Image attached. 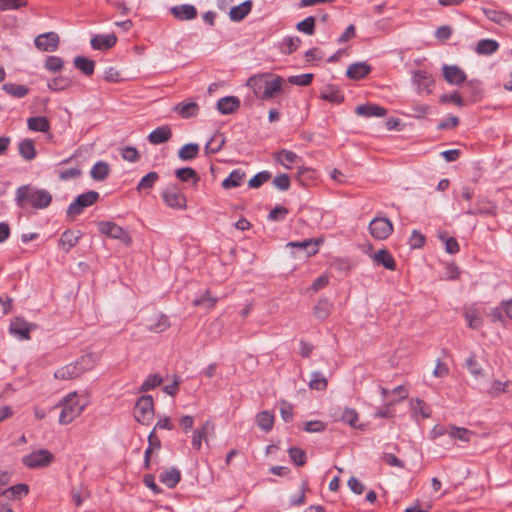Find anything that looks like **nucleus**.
I'll use <instances>...</instances> for the list:
<instances>
[{
    "instance_id": "nucleus-1",
    "label": "nucleus",
    "mask_w": 512,
    "mask_h": 512,
    "mask_svg": "<svg viewBox=\"0 0 512 512\" xmlns=\"http://www.w3.org/2000/svg\"><path fill=\"white\" fill-rule=\"evenodd\" d=\"M247 86L256 98L267 101L277 97L287 87L283 77L272 73L254 75L247 80Z\"/></svg>"
},
{
    "instance_id": "nucleus-25",
    "label": "nucleus",
    "mask_w": 512,
    "mask_h": 512,
    "mask_svg": "<svg viewBox=\"0 0 512 512\" xmlns=\"http://www.w3.org/2000/svg\"><path fill=\"white\" fill-rule=\"evenodd\" d=\"M10 332L17 335L20 339L28 340L30 338V325L21 318H16L10 324Z\"/></svg>"
},
{
    "instance_id": "nucleus-26",
    "label": "nucleus",
    "mask_w": 512,
    "mask_h": 512,
    "mask_svg": "<svg viewBox=\"0 0 512 512\" xmlns=\"http://www.w3.org/2000/svg\"><path fill=\"white\" fill-rule=\"evenodd\" d=\"M373 261L382 265L384 268L394 271L396 270V262L390 252L386 249H380L373 255Z\"/></svg>"
},
{
    "instance_id": "nucleus-31",
    "label": "nucleus",
    "mask_w": 512,
    "mask_h": 512,
    "mask_svg": "<svg viewBox=\"0 0 512 512\" xmlns=\"http://www.w3.org/2000/svg\"><path fill=\"white\" fill-rule=\"evenodd\" d=\"M358 419H359L358 413L356 412L355 409H352V408H345V409H343V411L341 412V414L339 416L335 415L336 421H341L343 423H346L353 428L362 429L361 425H357Z\"/></svg>"
},
{
    "instance_id": "nucleus-42",
    "label": "nucleus",
    "mask_w": 512,
    "mask_h": 512,
    "mask_svg": "<svg viewBox=\"0 0 512 512\" xmlns=\"http://www.w3.org/2000/svg\"><path fill=\"white\" fill-rule=\"evenodd\" d=\"M2 89L9 95L17 98H22L26 96L29 92V89L25 85L14 84V83H5L2 86Z\"/></svg>"
},
{
    "instance_id": "nucleus-24",
    "label": "nucleus",
    "mask_w": 512,
    "mask_h": 512,
    "mask_svg": "<svg viewBox=\"0 0 512 512\" xmlns=\"http://www.w3.org/2000/svg\"><path fill=\"white\" fill-rule=\"evenodd\" d=\"M274 159L286 169L291 168V164H298L301 158L293 151L282 149L274 154Z\"/></svg>"
},
{
    "instance_id": "nucleus-11",
    "label": "nucleus",
    "mask_w": 512,
    "mask_h": 512,
    "mask_svg": "<svg viewBox=\"0 0 512 512\" xmlns=\"http://www.w3.org/2000/svg\"><path fill=\"white\" fill-rule=\"evenodd\" d=\"M59 42V36L55 32H47L38 35L34 40L36 48L44 52L56 51L59 46Z\"/></svg>"
},
{
    "instance_id": "nucleus-58",
    "label": "nucleus",
    "mask_w": 512,
    "mask_h": 512,
    "mask_svg": "<svg viewBox=\"0 0 512 512\" xmlns=\"http://www.w3.org/2000/svg\"><path fill=\"white\" fill-rule=\"evenodd\" d=\"M466 367L472 375L476 377L482 375L483 369L477 362L475 355H470V357L466 360Z\"/></svg>"
},
{
    "instance_id": "nucleus-62",
    "label": "nucleus",
    "mask_w": 512,
    "mask_h": 512,
    "mask_svg": "<svg viewBox=\"0 0 512 512\" xmlns=\"http://www.w3.org/2000/svg\"><path fill=\"white\" fill-rule=\"evenodd\" d=\"M465 318L467 320L468 326L472 329H479L482 326L483 321L478 313L466 312Z\"/></svg>"
},
{
    "instance_id": "nucleus-40",
    "label": "nucleus",
    "mask_w": 512,
    "mask_h": 512,
    "mask_svg": "<svg viewBox=\"0 0 512 512\" xmlns=\"http://www.w3.org/2000/svg\"><path fill=\"white\" fill-rule=\"evenodd\" d=\"M28 128L33 131L47 132L50 129V123L46 117H31L27 121Z\"/></svg>"
},
{
    "instance_id": "nucleus-52",
    "label": "nucleus",
    "mask_w": 512,
    "mask_h": 512,
    "mask_svg": "<svg viewBox=\"0 0 512 512\" xmlns=\"http://www.w3.org/2000/svg\"><path fill=\"white\" fill-rule=\"evenodd\" d=\"M162 378L158 374L149 375L146 380L141 384L139 390L140 392H147L155 387L159 386L162 383Z\"/></svg>"
},
{
    "instance_id": "nucleus-10",
    "label": "nucleus",
    "mask_w": 512,
    "mask_h": 512,
    "mask_svg": "<svg viewBox=\"0 0 512 512\" xmlns=\"http://www.w3.org/2000/svg\"><path fill=\"white\" fill-rule=\"evenodd\" d=\"M369 231L373 238L384 240L393 231V225L387 218H374L369 224Z\"/></svg>"
},
{
    "instance_id": "nucleus-48",
    "label": "nucleus",
    "mask_w": 512,
    "mask_h": 512,
    "mask_svg": "<svg viewBox=\"0 0 512 512\" xmlns=\"http://www.w3.org/2000/svg\"><path fill=\"white\" fill-rule=\"evenodd\" d=\"M217 297L212 296L209 290H206L205 293L193 300L194 306H202L207 309L213 308L217 303Z\"/></svg>"
},
{
    "instance_id": "nucleus-4",
    "label": "nucleus",
    "mask_w": 512,
    "mask_h": 512,
    "mask_svg": "<svg viewBox=\"0 0 512 512\" xmlns=\"http://www.w3.org/2000/svg\"><path fill=\"white\" fill-rule=\"evenodd\" d=\"M94 366V357L92 354H87L81 357L75 363H69L59 368L54 376L60 380H70L79 377L86 370H90Z\"/></svg>"
},
{
    "instance_id": "nucleus-41",
    "label": "nucleus",
    "mask_w": 512,
    "mask_h": 512,
    "mask_svg": "<svg viewBox=\"0 0 512 512\" xmlns=\"http://www.w3.org/2000/svg\"><path fill=\"white\" fill-rule=\"evenodd\" d=\"M199 153V145L189 143L182 146L178 151V157L183 161L192 160L197 157Z\"/></svg>"
},
{
    "instance_id": "nucleus-56",
    "label": "nucleus",
    "mask_w": 512,
    "mask_h": 512,
    "mask_svg": "<svg viewBox=\"0 0 512 512\" xmlns=\"http://www.w3.org/2000/svg\"><path fill=\"white\" fill-rule=\"evenodd\" d=\"M449 435L451 438L459 439L464 442H468L470 440V436L472 435V432L466 428L453 427L451 429V431L449 432Z\"/></svg>"
},
{
    "instance_id": "nucleus-46",
    "label": "nucleus",
    "mask_w": 512,
    "mask_h": 512,
    "mask_svg": "<svg viewBox=\"0 0 512 512\" xmlns=\"http://www.w3.org/2000/svg\"><path fill=\"white\" fill-rule=\"evenodd\" d=\"M296 178L301 185L309 186L316 178L315 171L310 168L301 167L297 171Z\"/></svg>"
},
{
    "instance_id": "nucleus-13",
    "label": "nucleus",
    "mask_w": 512,
    "mask_h": 512,
    "mask_svg": "<svg viewBox=\"0 0 512 512\" xmlns=\"http://www.w3.org/2000/svg\"><path fill=\"white\" fill-rule=\"evenodd\" d=\"M467 215H496L497 205L487 199H479L475 207H470L466 212Z\"/></svg>"
},
{
    "instance_id": "nucleus-61",
    "label": "nucleus",
    "mask_w": 512,
    "mask_h": 512,
    "mask_svg": "<svg viewBox=\"0 0 512 512\" xmlns=\"http://www.w3.org/2000/svg\"><path fill=\"white\" fill-rule=\"evenodd\" d=\"M274 186L282 191H286L290 187V178L287 174H280L273 179Z\"/></svg>"
},
{
    "instance_id": "nucleus-14",
    "label": "nucleus",
    "mask_w": 512,
    "mask_h": 512,
    "mask_svg": "<svg viewBox=\"0 0 512 512\" xmlns=\"http://www.w3.org/2000/svg\"><path fill=\"white\" fill-rule=\"evenodd\" d=\"M443 76L445 80L453 85H460L466 80V73L457 65H444Z\"/></svg>"
},
{
    "instance_id": "nucleus-32",
    "label": "nucleus",
    "mask_w": 512,
    "mask_h": 512,
    "mask_svg": "<svg viewBox=\"0 0 512 512\" xmlns=\"http://www.w3.org/2000/svg\"><path fill=\"white\" fill-rule=\"evenodd\" d=\"M499 48L497 41L493 39H482L477 43L475 52L479 55H491Z\"/></svg>"
},
{
    "instance_id": "nucleus-17",
    "label": "nucleus",
    "mask_w": 512,
    "mask_h": 512,
    "mask_svg": "<svg viewBox=\"0 0 512 512\" xmlns=\"http://www.w3.org/2000/svg\"><path fill=\"white\" fill-rule=\"evenodd\" d=\"M171 14L180 21L193 20L197 17V9L190 4L173 6L170 9Z\"/></svg>"
},
{
    "instance_id": "nucleus-8",
    "label": "nucleus",
    "mask_w": 512,
    "mask_h": 512,
    "mask_svg": "<svg viewBox=\"0 0 512 512\" xmlns=\"http://www.w3.org/2000/svg\"><path fill=\"white\" fill-rule=\"evenodd\" d=\"M53 460V455L47 449L34 451L23 457L22 461L29 468H41L48 466Z\"/></svg>"
},
{
    "instance_id": "nucleus-37",
    "label": "nucleus",
    "mask_w": 512,
    "mask_h": 512,
    "mask_svg": "<svg viewBox=\"0 0 512 512\" xmlns=\"http://www.w3.org/2000/svg\"><path fill=\"white\" fill-rule=\"evenodd\" d=\"M256 422L261 430L269 432L273 428L274 415L269 411H262L257 414Z\"/></svg>"
},
{
    "instance_id": "nucleus-43",
    "label": "nucleus",
    "mask_w": 512,
    "mask_h": 512,
    "mask_svg": "<svg viewBox=\"0 0 512 512\" xmlns=\"http://www.w3.org/2000/svg\"><path fill=\"white\" fill-rule=\"evenodd\" d=\"M321 98L323 100L336 104H339L344 100V96L342 95V93L332 86H329L322 91Z\"/></svg>"
},
{
    "instance_id": "nucleus-34",
    "label": "nucleus",
    "mask_w": 512,
    "mask_h": 512,
    "mask_svg": "<svg viewBox=\"0 0 512 512\" xmlns=\"http://www.w3.org/2000/svg\"><path fill=\"white\" fill-rule=\"evenodd\" d=\"M245 178V173L240 169L233 170L229 176L223 180L222 186L225 189H231L239 187Z\"/></svg>"
},
{
    "instance_id": "nucleus-2",
    "label": "nucleus",
    "mask_w": 512,
    "mask_h": 512,
    "mask_svg": "<svg viewBox=\"0 0 512 512\" xmlns=\"http://www.w3.org/2000/svg\"><path fill=\"white\" fill-rule=\"evenodd\" d=\"M52 199V194L48 190L27 184L16 189L14 200L17 207L23 210H43L50 206Z\"/></svg>"
},
{
    "instance_id": "nucleus-29",
    "label": "nucleus",
    "mask_w": 512,
    "mask_h": 512,
    "mask_svg": "<svg viewBox=\"0 0 512 512\" xmlns=\"http://www.w3.org/2000/svg\"><path fill=\"white\" fill-rule=\"evenodd\" d=\"M159 479L168 488H174L181 480V472L177 468L172 467L163 471Z\"/></svg>"
},
{
    "instance_id": "nucleus-60",
    "label": "nucleus",
    "mask_w": 512,
    "mask_h": 512,
    "mask_svg": "<svg viewBox=\"0 0 512 512\" xmlns=\"http://www.w3.org/2000/svg\"><path fill=\"white\" fill-rule=\"evenodd\" d=\"M312 80H313V74L307 73V74L291 76L288 81L291 84H295V85H299V86H307L312 82Z\"/></svg>"
},
{
    "instance_id": "nucleus-35",
    "label": "nucleus",
    "mask_w": 512,
    "mask_h": 512,
    "mask_svg": "<svg viewBox=\"0 0 512 512\" xmlns=\"http://www.w3.org/2000/svg\"><path fill=\"white\" fill-rule=\"evenodd\" d=\"M19 154L27 161H31L36 157V149L31 139H24L18 146Z\"/></svg>"
},
{
    "instance_id": "nucleus-44",
    "label": "nucleus",
    "mask_w": 512,
    "mask_h": 512,
    "mask_svg": "<svg viewBox=\"0 0 512 512\" xmlns=\"http://www.w3.org/2000/svg\"><path fill=\"white\" fill-rule=\"evenodd\" d=\"M158 179H159V175L157 172H155V171L149 172L138 183V185L136 187L137 191L141 192V191H146V190L151 189L154 186V184L157 182Z\"/></svg>"
},
{
    "instance_id": "nucleus-53",
    "label": "nucleus",
    "mask_w": 512,
    "mask_h": 512,
    "mask_svg": "<svg viewBox=\"0 0 512 512\" xmlns=\"http://www.w3.org/2000/svg\"><path fill=\"white\" fill-rule=\"evenodd\" d=\"M289 456L291 460L297 465V466H303L306 463V455L304 450L298 448V447H292L288 450Z\"/></svg>"
},
{
    "instance_id": "nucleus-3",
    "label": "nucleus",
    "mask_w": 512,
    "mask_h": 512,
    "mask_svg": "<svg viewBox=\"0 0 512 512\" xmlns=\"http://www.w3.org/2000/svg\"><path fill=\"white\" fill-rule=\"evenodd\" d=\"M57 406L62 408L59 415V423L62 425L71 423L85 408V404L80 403L76 392L66 395Z\"/></svg>"
},
{
    "instance_id": "nucleus-21",
    "label": "nucleus",
    "mask_w": 512,
    "mask_h": 512,
    "mask_svg": "<svg viewBox=\"0 0 512 512\" xmlns=\"http://www.w3.org/2000/svg\"><path fill=\"white\" fill-rule=\"evenodd\" d=\"M371 72V66L366 62H355L351 64L347 71L346 76L353 80H361Z\"/></svg>"
},
{
    "instance_id": "nucleus-55",
    "label": "nucleus",
    "mask_w": 512,
    "mask_h": 512,
    "mask_svg": "<svg viewBox=\"0 0 512 512\" xmlns=\"http://www.w3.org/2000/svg\"><path fill=\"white\" fill-rule=\"evenodd\" d=\"M270 177L271 174L268 171L259 172L249 180L248 185L251 188H259L263 183L267 182Z\"/></svg>"
},
{
    "instance_id": "nucleus-7",
    "label": "nucleus",
    "mask_w": 512,
    "mask_h": 512,
    "mask_svg": "<svg viewBox=\"0 0 512 512\" xmlns=\"http://www.w3.org/2000/svg\"><path fill=\"white\" fill-rule=\"evenodd\" d=\"M162 198L170 208L184 210L187 207L185 195L175 185H169L165 188L162 192Z\"/></svg>"
},
{
    "instance_id": "nucleus-49",
    "label": "nucleus",
    "mask_w": 512,
    "mask_h": 512,
    "mask_svg": "<svg viewBox=\"0 0 512 512\" xmlns=\"http://www.w3.org/2000/svg\"><path fill=\"white\" fill-rule=\"evenodd\" d=\"M327 384V379L321 372H313L308 385L313 390L323 391L327 388Z\"/></svg>"
},
{
    "instance_id": "nucleus-51",
    "label": "nucleus",
    "mask_w": 512,
    "mask_h": 512,
    "mask_svg": "<svg viewBox=\"0 0 512 512\" xmlns=\"http://www.w3.org/2000/svg\"><path fill=\"white\" fill-rule=\"evenodd\" d=\"M296 28L306 35H313L315 32V18L313 16L306 17L296 25Z\"/></svg>"
},
{
    "instance_id": "nucleus-23",
    "label": "nucleus",
    "mask_w": 512,
    "mask_h": 512,
    "mask_svg": "<svg viewBox=\"0 0 512 512\" xmlns=\"http://www.w3.org/2000/svg\"><path fill=\"white\" fill-rule=\"evenodd\" d=\"M240 107V100L236 96H226L217 102V109L221 114L229 115Z\"/></svg>"
},
{
    "instance_id": "nucleus-45",
    "label": "nucleus",
    "mask_w": 512,
    "mask_h": 512,
    "mask_svg": "<svg viewBox=\"0 0 512 512\" xmlns=\"http://www.w3.org/2000/svg\"><path fill=\"white\" fill-rule=\"evenodd\" d=\"M29 492V487L27 484L20 483L10 488L6 489L3 492V496H6L9 499L19 498L21 495H27Z\"/></svg>"
},
{
    "instance_id": "nucleus-12",
    "label": "nucleus",
    "mask_w": 512,
    "mask_h": 512,
    "mask_svg": "<svg viewBox=\"0 0 512 512\" xmlns=\"http://www.w3.org/2000/svg\"><path fill=\"white\" fill-rule=\"evenodd\" d=\"M318 245L319 241L308 239L304 241H296V242H289L287 246L296 248L299 251V255L297 257H310L318 253Z\"/></svg>"
},
{
    "instance_id": "nucleus-33",
    "label": "nucleus",
    "mask_w": 512,
    "mask_h": 512,
    "mask_svg": "<svg viewBox=\"0 0 512 512\" xmlns=\"http://www.w3.org/2000/svg\"><path fill=\"white\" fill-rule=\"evenodd\" d=\"M482 12L490 21L499 25H504L505 23L510 21L509 14L504 11L490 8H482Z\"/></svg>"
},
{
    "instance_id": "nucleus-54",
    "label": "nucleus",
    "mask_w": 512,
    "mask_h": 512,
    "mask_svg": "<svg viewBox=\"0 0 512 512\" xmlns=\"http://www.w3.org/2000/svg\"><path fill=\"white\" fill-rule=\"evenodd\" d=\"M27 5L26 0H0V10H17Z\"/></svg>"
},
{
    "instance_id": "nucleus-9",
    "label": "nucleus",
    "mask_w": 512,
    "mask_h": 512,
    "mask_svg": "<svg viewBox=\"0 0 512 512\" xmlns=\"http://www.w3.org/2000/svg\"><path fill=\"white\" fill-rule=\"evenodd\" d=\"M98 228L102 234L107 235L110 238L120 240L126 244H130L131 242L129 233L114 222L101 221L98 224Z\"/></svg>"
},
{
    "instance_id": "nucleus-36",
    "label": "nucleus",
    "mask_w": 512,
    "mask_h": 512,
    "mask_svg": "<svg viewBox=\"0 0 512 512\" xmlns=\"http://www.w3.org/2000/svg\"><path fill=\"white\" fill-rule=\"evenodd\" d=\"M225 144V137L221 133L214 134L205 145V152L207 154H215L219 152Z\"/></svg>"
},
{
    "instance_id": "nucleus-59",
    "label": "nucleus",
    "mask_w": 512,
    "mask_h": 512,
    "mask_svg": "<svg viewBox=\"0 0 512 512\" xmlns=\"http://www.w3.org/2000/svg\"><path fill=\"white\" fill-rule=\"evenodd\" d=\"M63 66V60L57 56H48L45 60V68L52 72L59 71Z\"/></svg>"
},
{
    "instance_id": "nucleus-19",
    "label": "nucleus",
    "mask_w": 512,
    "mask_h": 512,
    "mask_svg": "<svg viewBox=\"0 0 512 512\" xmlns=\"http://www.w3.org/2000/svg\"><path fill=\"white\" fill-rule=\"evenodd\" d=\"M117 42V37L114 34L95 35L91 38V46L95 50H108L112 48Z\"/></svg>"
},
{
    "instance_id": "nucleus-22",
    "label": "nucleus",
    "mask_w": 512,
    "mask_h": 512,
    "mask_svg": "<svg viewBox=\"0 0 512 512\" xmlns=\"http://www.w3.org/2000/svg\"><path fill=\"white\" fill-rule=\"evenodd\" d=\"M171 137V128L168 125H162L149 133L148 141L153 145H158L167 142Z\"/></svg>"
},
{
    "instance_id": "nucleus-16",
    "label": "nucleus",
    "mask_w": 512,
    "mask_h": 512,
    "mask_svg": "<svg viewBox=\"0 0 512 512\" xmlns=\"http://www.w3.org/2000/svg\"><path fill=\"white\" fill-rule=\"evenodd\" d=\"M200 107L194 101H183L174 105L172 111L179 114L183 119L196 117L199 113Z\"/></svg>"
},
{
    "instance_id": "nucleus-20",
    "label": "nucleus",
    "mask_w": 512,
    "mask_h": 512,
    "mask_svg": "<svg viewBox=\"0 0 512 512\" xmlns=\"http://www.w3.org/2000/svg\"><path fill=\"white\" fill-rule=\"evenodd\" d=\"M355 113L362 117H383L386 115L387 110L376 104H363L359 105L355 109Z\"/></svg>"
},
{
    "instance_id": "nucleus-50",
    "label": "nucleus",
    "mask_w": 512,
    "mask_h": 512,
    "mask_svg": "<svg viewBox=\"0 0 512 512\" xmlns=\"http://www.w3.org/2000/svg\"><path fill=\"white\" fill-rule=\"evenodd\" d=\"M175 175L178 179H180L183 182H188L190 180H193L194 183H196L199 180V177H198L196 171L190 167L177 169L175 171Z\"/></svg>"
},
{
    "instance_id": "nucleus-6",
    "label": "nucleus",
    "mask_w": 512,
    "mask_h": 512,
    "mask_svg": "<svg viewBox=\"0 0 512 512\" xmlns=\"http://www.w3.org/2000/svg\"><path fill=\"white\" fill-rule=\"evenodd\" d=\"M99 197V193L92 190L78 195L68 206L67 215L71 217L80 215L86 207H90L95 204Z\"/></svg>"
},
{
    "instance_id": "nucleus-63",
    "label": "nucleus",
    "mask_w": 512,
    "mask_h": 512,
    "mask_svg": "<svg viewBox=\"0 0 512 512\" xmlns=\"http://www.w3.org/2000/svg\"><path fill=\"white\" fill-rule=\"evenodd\" d=\"M70 85V80L67 78L59 77L51 80L48 83V88L53 91H60Z\"/></svg>"
},
{
    "instance_id": "nucleus-47",
    "label": "nucleus",
    "mask_w": 512,
    "mask_h": 512,
    "mask_svg": "<svg viewBox=\"0 0 512 512\" xmlns=\"http://www.w3.org/2000/svg\"><path fill=\"white\" fill-rule=\"evenodd\" d=\"M300 43L301 39L299 37H285L280 45L281 52L289 55L297 50Z\"/></svg>"
},
{
    "instance_id": "nucleus-27",
    "label": "nucleus",
    "mask_w": 512,
    "mask_h": 512,
    "mask_svg": "<svg viewBox=\"0 0 512 512\" xmlns=\"http://www.w3.org/2000/svg\"><path fill=\"white\" fill-rule=\"evenodd\" d=\"M252 6V1L246 0L240 5L232 7L229 12L230 19L236 22L243 20L250 13Z\"/></svg>"
},
{
    "instance_id": "nucleus-5",
    "label": "nucleus",
    "mask_w": 512,
    "mask_h": 512,
    "mask_svg": "<svg viewBox=\"0 0 512 512\" xmlns=\"http://www.w3.org/2000/svg\"><path fill=\"white\" fill-rule=\"evenodd\" d=\"M134 417L141 424H150L154 417V403L151 395H143L138 399L134 408Z\"/></svg>"
},
{
    "instance_id": "nucleus-39",
    "label": "nucleus",
    "mask_w": 512,
    "mask_h": 512,
    "mask_svg": "<svg viewBox=\"0 0 512 512\" xmlns=\"http://www.w3.org/2000/svg\"><path fill=\"white\" fill-rule=\"evenodd\" d=\"M109 171V165L106 162L98 161L91 168L90 175L94 180L102 181L107 178Z\"/></svg>"
},
{
    "instance_id": "nucleus-57",
    "label": "nucleus",
    "mask_w": 512,
    "mask_h": 512,
    "mask_svg": "<svg viewBox=\"0 0 512 512\" xmlns=\"http://www.w3.org/2000/svg\"><path fill=\"white\" fill-rule=\"evenodd\" d=\"M122 158L128 162H137L140 158L138 150L133 146H127L121 151Z\"/></svg>"
},
{
    "instance_id": "nucleus-18",
    "label": "nucleus",
    "mask_w": 512,
    "mask_h": 512,
    "mask_svg": "<svg viewBox=\"0 0 512 512\" xmlns=\"http://www.w3.org/2000/svg\"><path fill=\"white\" fill-rule=\"evenodd\" d=\"M170 327L169 319L166 315L156 313L154 318L148 320L146 324L147 330L154 333H161Z\"/></svg>"
},
{
    "instance_id": "nucleus-28",
    "label": "nucleus",
    "mask_w": 512,
    "mask_h": 512,
    "mask_svg": "<svg viewBox=\"0 0 512 512\" xmlns=\"http://www.w3.org/2000/svg\"><path fill=\"white\" fill-rule=\"evenodd\" d=\"M80 239V233L72 230H66L62 233L59 239V246L68 252L71 248L77 245Z\"/></svg>"
},
{
    "instance_id": "nucleus-30",
    "label": "nucleus",
    "mask_w": 512,
    "mask_h": 512,
    "mask_svg": "<svg viewBox=\"0 0 512 512\" xmlns=\"http://www.w3.org/2000/svg\"><path fill=\"white\" fill-rule=\"evenodd\" d=\"M214 425L211 421L207 420L200 429H197L193 432L192 438V446L193 448L199 450L202 445V440L206 439L210 430H213Z\"/></svg>"
},
{
    "instance_id": "nucleus-15",
    "label": "nucleus",
    "mask_w": 512,
    "mask_h": 512,
    "mask_svg": "<svg viewBox=\"0 0 512 512\" xmlns=\"http://www.w3.org/2000/svg\"><path fill=\"white\" fill-rule=\"evenodd\" d=\"M413 83L417 87L418 93L431 92L430 87L434 84V79L431 74L426 71L418 70L414 72Z\"/></svg>"
},
{
    "instance_id": "nucleus-64",
    "label": "nucleus",
    "mask_w": 512,
    "mask_h": 512,
    "mask_svg": "<svg viewBox=\"0 0 512 512\" xmlns=\"http://www.w3.org/2000/svg\"><path fill=\"white\" fill-rule=\"evenodd\" d=\"M432 508L431 502H419L417 501L412 506L406 508L404 512H429Z\"/></svg>"
},
{
    "instance_id": "nucleus-38",
    "label": "nucleus",
    "mask_w": 512,
    "mask_h": 512,
    "mask_svg": "<svg viewBox=\"0 0 512 512\" xmlns=\"http://www.w3.org/2000/svg\"><path fill=\"white\" fill-rule=\"evenodd\" d=\"M74 66L87 76H91L94 72L95 62L83 56H77L74 59Z\"/></svg>"
}]
</instances>
